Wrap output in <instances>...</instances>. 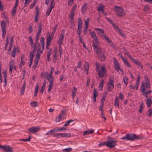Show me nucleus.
Here are the masks:
<instances>
[{
  "label": "nucleus",
  "mask_w": 152,
  "mask_h": 152,
  "mask_svg": "<svg viewBox=\"0 0 152 152\" xmlns=\"http://www.w3.org/2000/svg\"><path fill=\"white\" fill-rule=\"evenodd\" d=\"M96 68L99 78L105 77L107 76V70L105 65H101L99 64L96 63Z\"/></svg>",
  "instance_id": "obj_1"
},
{
  "label": "nucleus",
  "mask_w": 152,
  "mask_h": 152,
  "mask_svg": "<svg viewBox=\"0 0 152 152\" xmlns=\"http://www.w3.org/2000/svg\"><path fill=\"white\" fill-rule=\"evenodd\" d=\"M99 42L97 39H93V47L94 50L99 57H104V53L102 49L99 46Z\"/></svg>",
  "instance_id": "obj_2"
},
{
  "label": "nucleus",
  "mask_w": 152,
  "mask_h": 152,
  "mask_svg": "<svg viewBox=\"0 0 152 152\" xmlns=\"http://www.w3.org/2000/svg\"><path fill=\"white\" fill-rule=\"evenodd\" d=\"M95 30L98 34L102 38L105 39L107 43L111 46H113V43L109 37L104 34V31L102 29L95 28Z\"/></svg>",
  "instance_id": "obj_3"
},
{
  "label": "nucleus",
  "mask_w": 152,
  "mask_h": 152,
  "mask_svg": "<svg viewBox=\"0 0 152 152\" xmlns=\"http://www.w3.org/2000/svg\"><path fill=\"white\" fill-rule=\"evenodd\" d=\"M140 137L133 134H127L121 138V139H126L127 140L134 141L136 140L140 139Z\"/></svg>",
  "instance_id": "obj_4"
},
{
  "label": "nucleus",
  "mask_w": 152,
  "mask_h": 152,
  "mask_svg": "<svg viewBox=\"0 0 152 152\" xmlns=\"http://www.w3.org/2000/svg\"><path fill=\"white\" fill-rule=\"evenodd\" d=\"M65 31H63L61 34L60 36L59 39L58 41V43L59 44V50L60 52V57L61 56V54H62V49L61 48V46L62 43V42L64 40V35H65Z\"/></svg>",
  "instance_id": "obj_5"
},
{
  "label": "nucleus",
  "mask_w": 152,
  "mask_h": 152,
  "mask_svg": "<svg viewBox=\"0 0 152 152\" xmlns=\"http://www.w3.org/2000/svg\"><path fill=\"white\" fill-rule=\"evenodd\" d=\"M114 10L115 13L118 16H121L124 14V11L122 8L118 6H114Z\"/></svg>",
  "instance_id": "obj_6"
},
{
  "label": "nucleus",
  "mask_w": 152,
  "mask_h": 152,
  "mask_svg": "<svg viewBox=\"0 0 152 152\" xmlns=\"http://www.w3.org/2000/svg\"><path fill=\"white\" fill-rule=\"evenodd\" d=\"M42 78L46 77L50 83H53L54 79L52 75H50L48 72L42 73L41 75Z\"/></svg>",
  "instance_id": "obj_7"
},
{
  "label": "nucleus",
  "mask_w": 152,
  "mask_h": 152,
  "mask_svg": "<svg viewBox=\"0 0 152 152\" xmlns=\"http://www.w3.org/2000/svg\"><path fill=\"white\" fill-rule=\"evenodd\" d=\"M114 65L115 69L117 72L119 73L121 72L122 74H124V72L123 70L120 68L119 63L115 58L114 59Z\"/></svg>",
  "instance_id": "obj_8"
},
{
  "label": "nucleus",
  "mask_w": 152,
  "mask_h": 152,
  "mask_svg": "<svg viewBox=\"0 0 152 152\" xmlns=\"http://www.w3.org/2000/svg\"><path fill=\"white\" fill-rule=\"evenodd\" d=\"M145 85L144 83H142L140 87V91L142 93L143 95L147 98H148V94H149L151 92V91H145Z\"/></svg>",
  "instance_id": "obj_9"
},
{
  "label": "nucleus",
  "mask_w": 152,
  "mask_h": 152,
  "mask_svg": "<svg viewBox=\"0 0 152 152\" xmlns=\"http://www.w3.org/2000/svg\"><path fill=\"white\" fill-rule=\"evenodd\" d=\"M6 23L4 20L2 21L1 22V27L2 32V37L3 38H4L5 37L6 33Z\"/></svg>",
  "instance_id": "obj_10"
},
{
  "label": "nucleus",
  "mask_w": 152,
  "mask_h": 152,
  "mask_svg": "<svg viewBox=\"0 0 152 152\" xmlns=\"http://www.w3.org/2000/svg\"><path fill=\"white\" fill-rule=\"evenodd\" d=\"M107 89L109 92L111 91L114 88V81L109 79L107 84Z\"/></svg>",
  "instance_id": "obj_11"
},
{
  "label": "nucleus",
  "mask_w": 152,
  "mask_h": 152,
  "mask_svg": "<svg viewBox=\"0 0 152 152\" xmlns=\"http://www.w3.org/2000/svg\"><path fill=\"white\" fill-rule=\"evenodd\" d=\"M116 141L113 140L107 141V146L110 148H114L116 145Z\"/></svg>",
  "instance_id": "obj_12"
},
{
  "label": "nucleus",
  "mask_w": 152,
  "mask_h": 152,
  "mask_svg": "<svg viewBox=\"0 0 152 152\" xmlns=\"http://www.w3.org/2000/svg\"><path fill=\"white\" fill-rule=\"evenodd\" d=\"M54 136L58 138L65 137H71V134L69 133H61L55 134L54 135Z\"/></svg>",
  "instance_id": "obj_13"
},
{
  "label": "nucleus",
  "mask_w": 152,
  "mask_h": 152,
  "mask_svg": "<svg viewBox=\"0 0 152 152\" xmlns=\"http://www.w3.org/2000/svg\"><path fill=\"white\" fill-rule=\"evenodd\" d=\"M53 37L50 34H49L47 37V48H48V47H49L50 44V42L52 40Z\"/></svg>",
  "instance_id": "obj_14"
},
{
  "label": "nucleus",
  "mask_w": 152,
  "mask_h": 152,
  "mask_svg": "<svg viewBox=\"0 0 152 152\" xmlns=\"http://www.w3.org/2000/svg\"><path fill=\"white\" fill-rule=\"evenodd\" d=\"M14 61H12L10 64L9 72L11 74L12 72V70L14 69L15 70H16V66L14 65Z\"/></svg>",
  "instance_id": "obj_15"
},
{
  "label": "nucleus",
  "mask_w": 152,
  "mask_h": 152,
  "mask_svg": "<svg viewBox=\"0 0 152 152\" xmlns=\"http://www.w3.org/2000/svg\"><path fill=\"white\" fill-rule=\"evenodd\" d=\"M3 150L6 152H13L12 148L9 145H4L3 148Z\"/></svg>",
  "instance_id": "obj_16"
},
{
  "label": "nucleus",
  "mask_w": 152,
  "mask_h": 152,
  "mask_svg": "<svg viewBox=\"0 0 152 152\" xmlns=\"http://www.w3.org/2000/svg\"><path fill=\"white\" fill-rule=\"evenodd\" d=\"M65 113L64 111H62L61 113L59 115L58 117L56 119V122H59L62 119V118L64 117Z\"/></svg>",
  "instance_id": "obj_17"
},
{
  "label": "nucleus",
  "mask_w": 152,
  "mask_h": 152,
  "mask_svg": "<svg viewBox=\"0 0 152 152\" xmlns=\"http://www.w3.org/2000/svg\"><path fill=\"white\" fill-rule=\"evenodd\" d=\"M39 129V128L38 126L33 127L29 129L30 132L34 133L37 132Z\"/></svg>",
  "instance_id": "obj_18"
},
{
  "label": "nucleus",
  "mask_w": 152,
  "mask_h": 152,
  "mask_svg": "<svg viewBox=\"0 0 152 152\" xmlns=\"http://www.w3.org/2000/svg\"><path fill=\"white\" fill-rule=\"evenodd\" d=\"M145 83H143L145 84V89H148L150 87V85L149 80L147 77H145Z\"/></svg>",
  "instance_id": "obj_19"
},
{
  "label": "nucleus",
  "mask_w": 152,
  "mask_h": 152,
  "mask_svg": "<svg viewBox=\"0 0 152 152\" xmlns=\"http://www.w3.org/2000/svg\"><path fill=\"white\" fill-rule=\"evenodd\" d=\"M29 39L31 47L33 49H36L37 48V44H36L35 42V44L34 45L33 39L31 37H30Z\"/></svg>",
  "instance_id": "obj_20"
},
{
  "label": "nucleus",
  "mask_w": 152,
  "mask_h": 152,
  "mask_svg": "<svg viewBox=\"0 0 152 152\" xmlns=\"http://www.w3.org/2000/svg\"><path fill=\"white\" fill-rule=\"evenodd\" d=\"M98 96V93L97 90L96 89H94L93 91V101L94 102H95L96 101V97Z\"/></svg>",
  "instance_id": "obj_21"
},
{
  "label": "nucleus",
  "mask_w": 152,
  "mask_h": 152,
  "mask_svg": "<svg viewBox=\"0 0 152 152\" xmlns=\"http://www.w3.org/2000/svg\"><path fill=\"white\" fill-rule=\"evenodd\" d=\"M40 35V34H37L35 40V44L37 45V48L39 49H40V45L39 43H38V42L39 40Z\"/></svg>",
  "instance_id": "obj_22"
},
{
  "label": "nucleus",
  "mask_w": 152,
  "mask_h": 152,
  "mask_svg": "<svg viewBox=\"0 0 152 152\" xmlns=\"http://www.w3.org/2000/svg\"><path fill=\"white\" fill-rule=\"evenodd\" d=\"M88 30L91 37L93 38V39L97 38L96 33L94 31H92L91 30L89 29Z\"/></svg>",
  "instance_id": "obj_23"
},
{
  "label": "nucleus",
  "mask_w": 152,
  "mask_h": 152,
  "mask_svg": "<svg viewBox=\"0 0 152 152\" xmlns=\"http://www.w3.org/2000/svg\"><path fill=\"white\" fill-rule=\"evenodd\" d=\"M2 73L4 74V81L5 83V85H6L7 83V72L5 70H4L2 72Z\"/></svg>",
  "instance_id": "obj_24"
},
{
  "label": "nucleus",
  "mask_w": 152,
  "mask_h": 152,
  "mask_svg": "<svg viewBox=\"0 0 152 152\" xmlns=\"http://www.w3.org/2000/svg\"><path fill=\"white\" fill-rule=\"evenodd\" d=\"M77 91V88L76 87H74L72 92V96L73 99H74L75 97Z\"/></svg>",
  "instance_id": "obj_25"
},
{
  "label": "nucleus",
  "mask_w": 152,
  "mask_h": 152,
  "mask_svg": "<svg viewBox=\"0 0 152 152\" xmlns=\"http://www.w3.org/2000/svg\"><path fill=\"white\" fill-rule=\"evenodd\" d=\"M39 58H36L35 60V62L33 66L32 67L34 69H35L37 67V65H38V63L39 62Z\"/></svg>",
  "instance_id": "obj_26"
},
{
  "label": "nucleus",
  "mask_w": 152,
  "mask_h": 152,
  "mask_svg": "<svg viewBox=\"0 0 152 152\" xmlns=\"http://www.w3.org/2000/svg\"><path fill=\"white\" fill-rule=\"evenodd\" d=\"M26 86V84L25 82H24L23 84V86L22 87L20 91V94L22 95H23L24 94V93L25 91Z\"/></svg>",
  "instance_id": "obj_27"
},
{
  "label": "nucleus",
  "mask_w": 152,
  "mask_h": 152,
  "mask_svg": "<svg viewBox=\"0 0 152 152\" xmlns=\"http://www.w3.org/2000/svg\"><path fill=\"white\" fill-rule=\"evenodd\" d=\"M18 6L15 5L13 7L12 11V16H14L17 10V8Z\"/></svg>",
  "instance_id": "obj_28"
},
{
  "label": "nucleus",
  "mask_w": 152,
  "mask_h": 152,
  "mask_svg": "<svg viewBox=\"0 0 152 152\" xmlns=\"http://www.w3.org/2000/svg\"><path fill=\"white\" fill-rule=\"evenodd\" d=\"M18 48L16 47H15L14 46L13 47V50L12 51V57H15L16 51L18 50Z\"/></svg>",
  "instance_id": "obj_29"
},
{
  "label": "nucleus",
  "mask_w": 152,
  "mask_h": 152,
  "mask_svg": "<svg viewBox=\"0 0 152 152\" xmlns=\"http://www.w3.org/2000/svg\"><path fill=\"white\" fill-rule=\"evenodd\" d=\"M152 104V100L151 98H147L146 104L148 107H150Z\"/></svg>",
  "instance_id": "obj_30"
},
{
  "label": "nucleus",
  "mask_w": 152,
  "mask_h": 152,
  "mask_svg": "<svg viewBox=\"0 0 152 152\" xmlns=\"http://www.w3.org/2000/svg\"><path fill=\"white\" fill-rule=\"evenodd\" d=\"M104 83V80L102 79L100 81L99 85V89L101 90L103 89V86Z\"/></svg>",
  "instance_id": "obj_31"
},
{
  "label": "nucleus",
  "mask_w": 152,
  "mask_h": 152,
  "mask_svg": "<svg viewBox=\"0 0 152 152\" xmlns=\"http://www.w3.org/2000/svg\"><path fill=\"white\" fill-rule=\"evenodd\" d=\"M82 21L80 18H79L78 19V22L77 24L78 27V28H82Z\"/></svg>",
  "instance_id": "obj_32"
},
{
  "label": "nucleus",
  "mask_w": 152,
  "mask_h": 152,
  "mask_svg": "<svg viewBox=\"0 0 152 152\" xmlns=\"http://www.w3.org/2000/svg\"><path fill=\"white\" fill-rule=\"evenodd\" d=\"M84 68L86 72V74H87L88 73V70L89 69V64L88 62H86L85 63Z\"/></svg>",
  "instance_id": "obj_33"
},
{
  "label": "nucleus",
  "mask_w": 152,
  "mask_h": 152,
  "mask_svg": "<svg viewBox=\"0 0 152 152\" xmlns=\"http://www.w3.org/2000/svg\"><path fill=\"white\" fill-rule=\"evenodd\" d=\"M114 106L117 107V108H119V103L118 102V98L117 97H116L115 98Z\"/></svg>",
  "instance_id": "obj_34"
},
{
  "label": "nucleus",
  "mask_w": 152,
  "mask_h": 152,
  "mask_svg": "<svg viewBox=\"0 0 152 152\" xmlns=\"http://www.w3.org/2000/svg\"><path fill=\"white\" fill-rule=\"evenodd\" d=\"M45 38L43 37H41L40 39V42L42 45V48L43 49L45 45Z\"/></svg>",
  "instance_id": "obj_35"
},
{
  "label": "nucleus",
  "mask_w": 152,
  "mask_h": 152,
  "mask_svg": "<svg viewBox=\"0 0 152 152\" xmlns=\"http://www.w3.org/2000/svg\"><path fill=\"white\" fill-rule=\"evenodd\" d=\"M94 132V131L93 130H91V131H86L83 133L84 135H88L89 134H92Z\"/></svg>",
  "instance_id": "obj_36"
},
{
  "label": "nucleus",
  "mask_w": 152,
  "mask_h": 152,
  "mask_svg": "<svg viewBox=\"0 0 152 152\" xmlns=\"http://www.w3.org/2000/svg\"><path fill=\"white\" fill-rule=\"evenodd\" d=\"M132 60V62L134 63H135V64H137L138 65L140 66L141 68H142V66L140 65V63L139 62L137 61V60H135V59H134L133 58H131Z\"/></svg>",
  "instance_id": "obj_37"
},
{
  "label": "nucleus",
  "mask_w": 152,
  "mask_h": 152,
  "mask_svg": "<svg viewBox=\"0 0 152 152\" xmlns=\"http://www.w3.org/2000/svg\"><path fill=\"white\" fill-rule=\"evenodd\" d=\"M122 59H123V61H124V63L126 65L128 66V67H131L129 64L127 60L125 58H121Z\"/></svg>",
  "instance_id": "obj_38"
},
{
  "label": "nucleus",
  "mask_w": 152,
  "mask_h": 152,
  "mask_svg": "<svg viewBox=\"0 0 152 152\" xmlns=\"http://www.w3.org/2000/svg\"><path fill=\"white\" fill-rule=\"evenodd\" d=\"M107 94V92H106L105 93V95H104L102 96L101 100V104H104V103L105 101V98Z\"/></svg>",
  "instance_id": "obj_39"
},
{
  "label": "nucleus",
  "mask_w": 152,
  "mask_h": 152,
  "mask_svg": "<svg viewBox=\"0 0 152 152\" xmlns=\"http://www.w3.org/2000/svg\"><path fill=\"white\" fill-rule=\"evenodd\" d=\"M30 105L34 107L38 106V104L37 102H32L30 103Z\"/></svg>",
  "instance_id": "obj_40"
},
{
  "label": "nucleus",
  "mask_w": 152,
  "mask_h": 152,
  "mask_svg": "<svg viewBox=\"0 0 152 152\" xmlns=\"http://www.w3.org/2000/svg\"><path fill=\"white\" fill-rule=\"evenodd\" d=\"M14 41V38L12 36L10 42V46L9 48V50H10L11 49L12 47V44L13 42Z\"/></svg>",
  "instance_id": "obj_41"
},
{
  "label": "nucleus",
  "mask_w": 152,
  "mask_h": 152,
  "mask_svg": "<svg viewBox=\"0 0 152 152\" xmlns=\"http://www.w3.org/2000/svg\"><path fill=\"white\" fill-rule=\"evenodd\" d=\"M38 49V51L36 55V57H40V54L42 53V51L40 50V49H38L37 47L36 49Z\"/></svg>",
  "instance_id": "obj_42"
},
{
  "label": "nucleus",
  "mask_w": 152,
  "mask_h": 152,
  "mask_svg": "<svg viewBox=\"0 0 152 152\" xmlns=\"http://www.w3.org/2000/svg\"><path fill=\"white\" fill-rule=\"evenodd\" d=\"M23 1H25L24 3V7H26L27 6L30 2L32 0H23Z\"/></svg>",
  "instance_id": "obj_43"
},
{
  "label": "nucleus",
  "mask_w": 152,
  "mask_h": 152,
  "mask_svg": "<svg viewBox=\"0 0 152 152\" xmlns=\"http://www.w3.org/2000/svg\"><path fill=\"white\" fill-rule=\"evenodd\" d=\"M46 86V82L45 81H44L43 82V85L42 86L41 89L40 90V92L42 93H43L44 91V89Z\"/></svg>",
  "instance_id": "obj_44"
},
{
  "label": "nucleus",
  "mask_w": 152,
  "mask_h": 152,
  "mask_svg": "<svg viewBox=\"0 0 152 152\" xmlns=\"http://www.w3.org/2000/svg\"><path fill=\"white\" fill-rule=\"evenodd\" d=\"M66 130V129L65 128L62 127L58 128L56 129V131L55 132H61L63 131H65Z\"/></svg>",
  "instance_id": "obj_45"
},
{
  "label": "nucleus",
  "mask_w": 152,
  "mask_h": 152,
  "mask_svg": "<svg viewBox=\"0 0 152 152\" xmlns=\"http://www.w3.org/2000/svg\"><path fill=\"white\" fill-rule=\"evenodd\" d=\"M55 6L54 0H52L50 4V9H52Z\"/></svg>",
  "instance_id": "obj_46"
},
{
  "label": "nucleus",
  "mask_w": 152,
  "mask_h": 152,
  "mask_svg": "<svg viewBox=\"0 0 152 152\" xmlns=\"http://www.w3.org/2000/svg\"><path fill=\"white\" fill-rule=\"evenodd\" d=\"M123 81L124 84L126 86L128 83V78L127 77H124L123 79Z\"/></svg>",
  "instance_id": "obj_47"
},
{
  "label": "nucleus",
  "mask_w": 152,
  "mask_h": 152,
  "mask_svg": "<svg viewBox=\"0 0 152 152\" xmlns=\"http://www.w3.org/2000/svg\"><path fill=\"white\" fill-rule=\"evenodd\" d=\"M37 0H35L30 5V8L31 9H32L34 7L36 4L37 2Z\"/></svg>",
  "instance_id": "obj_48"
},
{
  "label": "nucleus",
  "mask_w": 152,
  "mask_h": 152,
  "mask_svg": "<svg viewBox=\"0 0 152 152\" xmlns=\"http://www.w3.org/2000/svg\"><path fill=\"white\" fill-rule=\"evenodd\" d=\"M72 149L71 148H69L62 150L63 152H69L72 150Z\"/></svg>",
  "instance_id": "obj_49"
},
{
  "label": "nucleus",
  "mask_w": 152,
  "mask_h": 152,
  "mask_svg": "<svg viewBox=\"0 0 152 152\" xmlns=\"http://www.w3.org/2000/svg\"><path fill=\"white\" fill-rule=\"evenodd\" d=\"M55 129L50 130L48 132L46 133V134L47 135H51L53 132H55Z\"/></svg>",
  "instance_id": "obj_50"
},
{
  "label": "nucleus",
  "mask_w": 152,
  "mask_h": 152,
  "mask_svg": "<svg viewBox=\"0 0 152 152\" xmlns=\"http://www.w3.org/2000/svg\"><path fill=\"white\" fill-rule=\"evenodd\" d=\"M53 83H50L48 86V92H50L51 91V89L53 86Z\"/></svg>",
  "instance_id": "obj_51"
},
{
  "label": "nucleus",
  "mask_w": 152,
  "mask_h": 152,
  "mask_svg": "<svg viewBox=\"0 0 152 152\" xmlns=\"http://www.w3.org/2000/svg\"><path fill=\"white\" fill-rule=\"evenodd\" d=\"M104 9V7L102 5H100L99 7L98 8L97 10L99 11L102 12Z\"/></svg>",
  "instance_id": "obj_52"
},
{
  "label": "nucleus",
  "mask_w": 152,
  "mask_h": 152,
  "mask_svg": "<svg viewBox=\"0 0 152 152\" xmlns=\"http://www.w3.org/2000/svg\"><path fill=\"white\" fill-rule=\"evenodd\" d=\"M39 88L38 84H37L36 86V88L35 89L34 92V96H36L37 95V93L38 91V89Z\"/></svg>",
  "instance_id": "obj_53"
},
{
  "label": "nucleus",
  "mask_w": 152,
  "mask_h": 152,
  "mask_svg": "<svg viewBox=\"0 0 152 152\" xmlns=\"http://www.w3.org/2000/svg\"><path fill=\"white\" fill-rule=\"evenodd\" d=\"M73 121H74V120H72V119L66 122V123L64 124V126H66L69 125L70 123L71 122H72Z\"/></svg>",
  "instance_id": "obj_54"
},
{
  "label": "nucleus",
  "mask_w": 152,
  "mask_h": 152,
  "mask_svg": "<svg viewBox=\"0 0 152 152\" xmlns=\"http://www.w3.org/2000/svg\"><path fill=\"white\" fill-rule=\"evenodd\" d=\"M148 117H150L152 116V108L149 109L148 110Z\"/></svg>",
  "instance_id": "obj_55"
},
{
  "label": "nucleus",
  "mask_w": 152,
  "mask_h": 152,
  "mask_svg": "<svg viewBox=\"0 0 152 152\" xmlns=\"http://www.w3.org/2000/svg\"><path fill=\"white\" fill-rule=\"evenodd\" d=\"M87 8V4H84L83 6L82 7V12H85Z\"/></svg>",
  "instance_id": "obj_56"
},
{
  "label": "nucleus",
  "mask_w": 152,
  "mask_h": 152,
  "mask_svg": "<svg viewBox=\"0 0 152 152\" xmlns=\"http://www.w3.org/2000/svg\"><path fill=\"white\" fill-rule=\"evenodd\" d=\"M36 49H33V50L32 52L30 53V57H34V54L35 53V50Z\"/></svg>",
  "instance_id": "obj_57"
},
{
  "label": "nucleus",
  "mask_w": 152,
  "mask_h": 152,
  "mask_svg": "<svg viewBox=\"0 0 152 152\" xmlns=\"http://www.w3.org/2000/svg\"><path fill=\"white\" fill-rule=\"evenodd\" d=\"M98 145L99 146L104 145H106L107 146V141L106 142H104L100 143Z\"/></svg>",
  "instance_id": "obj_58"
},
{
  "label": "nucleus",
  "mask_w": 152,
  "mask_h": 152,
  "mask_svg": "<svg viewBox=\"0 0 152 152\" xmlns=\"http://www.w3.org/2000/svg\"><path fill=\"white\" fill-rule=\"evenodd\" d=\"M1 66L0 64V81L1 83L2 82V79L1 75Z\"/></svg>",
  "instance_id": "obj_59"
},
{
  "label": "nucleus",
  "mask_w": 152,
  "mask_h": 152,
  "mask_svg": "<svg viewBox=\"0 0 152 152\" xmlns=\"http://www.w3.org/2000/svg\"><path fill=\"white\" fill-rule=\"evenodd\" d=\"M8 39H9V37L8 36H7V37H6V43L5 44V50H6L7 49L6 48L7 46V45H8L9 43Z\"/></svg>",
  "instance_id": "obj_60"
},
{
  "label": "nucleus",
  "mask_w": 152,
  "mask_h": 152,
  "mask_svg": "<svg viewBox=\"0 0 152 152\" xmlns=\"http://www.w3.org/2000/svg\"><path fill=\"white\" fill-rule=\"evenodd\" d=\"M89 19L88 18L85 21V27H88V24L89 23Z\"/></svg>",
  "instance_id": "obj_61"
},
{
  "label": "nucleus",
  "mask_w": 152,
  "mask_h": 152,
  "mask_svg": "<svg viewBox=\"0 0 152 152\" xmlns=\"http://www.w3.org/2000/svg\"><path fill=\"white\" fill-rule=\"evenodd\" d=\"M52 10V9L49 8L47 10L46 12V15L47 16H48L50 15V13L51 12V11Z\"/></svg>",
  "instance_id": "obj_62"
},
{
  "label": "nucleus",
  "mask_w": 152,
  "mask_h": 152,
  "mask_svg": "<svg viewBox=\"0 0 152 152\" xmlns=\"http://www.w3.org/2000/svg\"><path fill=\"white\" fill-rule=\"evenodd\" d=\"M82 29V28H79L78 27L77 33L78 35H80V34L81 32Z\"/></svg>",
  "instance_id": "obj_63"
},
{
  "label": "nucleus",
  "mask_w": 152,
  "mask_h": 152,
  "mask_svg": "<svg viewBox=\"0 0 152 152\" xmlns=\"http://www.w3.org/2000/svg\"><path fill=\"white\" fill-rule=\"evenodd\" d=\"M74 0H69L68 2V5L71 6L73 3Z\"/></svg>",
  "instance_id": "obj_64"
}]
</instances>
